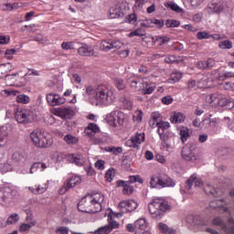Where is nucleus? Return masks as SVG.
<instances>
[{
    "mask_svg": "<svg viewBox=\"0 0 234 234\" xmlns=\"http://www.w3.org/2000/svg\"><path fill=\"white\" fill-rule=\"evenodd\" d=\"M86 94L90 98L91 105L108 107L114 102L115 97L112 90L105 85H99L96 89L92 86L86 88Z\"/></svg>",
    "mask_w": 234,
    "mask_h": 234,
    "instance_id": "f257e3e1",
    "label": "nucleus"
},
{
    "mask_svg": "<svg viewBox=\"0 0 234 234\" xmlns=\"http://www.w3.org/2000/svg\"><path fill=\"white\" fill-rule=\"evenodd\" d=\"M171 207H169V203L162 197L154 198L148 205V210L153 218H162L164 217V213L168 211Z\"/></svg>",
    "mask_w": 234,
    "mask_h": 234,
    "instance_id": "f03ea898",
    "label": "nucleus"
},
{
    "mask_svg": "<svg viewBox=\"0 0 234 234\" xmlns=\"http://www.w3.org/2000/svg\"><path fill=\"white\" fill-rule=\"evenodd\" d=\"M150 186L153 188L175 187L176 183L165 173H156L151 176Z\"/></svg>",
    "mask_w": 234,
    "mask_h": 234,
    "instance_id": "7ed1b4c3",
    "label": "nucleus"
},
{
    "mask_svg": "<svg viewBox=\"0 0 234 234\" xmlns=\"http://www.w3.org/2000/svg\"><path fill=\"white\" fill-rule=\"evenodd\" d=\"M30 139L37 147H50L54 141L48 133H43L41 130H35L30 133Z\"/></svg>",
    "mask_w": 234,
    "mask_h": 234,
    "instance_id": "20e7f679",
    "label": "nucleus"
},
{
    "mask_svg": "<svg viewBox=\"0 0 234 234\" xmlns=\"http://www.w3.org/2000/svg\"><path fill=\"white\" fill-rule=\"evenodd\" d=\"M118 209L120 212L115 213V217H123L125 213H133L138 207V203L133 199L122 200L118 205Z\"/></svg>",
    "mask_w": 234,
    "mask_h": 234,
    "instance_id": "39448f33",
    "label": "nucleus"
},
{
    "mask_svg": "<svg viewBox=\"0 0 234 234\" xmlns=\"http://www.w3.org/2000/svg\"><path fill=\"white\" fill-rule=\"evenodd\" d=\"M15 119L18 123H30L36 120V113L33 110H17L15 113Z\"/></svg>",
    "mask_w": 234,
    "mask_h": 234,
    "instance_id": "423d86ee",
    "label": "nucleus"
},
{
    "mask_svg": "<svg viewBox=\"0 0 234 234\" xmlns=\"http://www.w3.org/2000/svg\"><path fill=\"white\" fill-rule=\"evenodd\" d=\"M88 196L90 197V199H91V202L94 206V209H90V213H100V211H101V208L103 207V200L105 198L103 194L100 192H95Z\"/></svg>",
    "mask_w": 234,
    "mask_h": 234,
    "instance_id": "0eeeda50",
    "label": "nucleus"
},
{
    "mask_svg": "<svg viewBox=\"0 0 234 234\" xmlns=\"http://www.w3.org/2000/svg\"><path fill=\"white\" fill-rule=\"evenodd\" d=\"M195 151H197V145L193 144H186L182 149V158L186 162H197L198 157L195 154Z\"/></svg>",
    "mask_w": 234,
    "mask_h": 234,
    "instance_id": "6e6552de",
    "label": "nucleus"
},
{
    "mask_svg": "<svg viewBox=\"0 0 234 234\" xmlns=\"http://www.w3.org/2000/svg\"><path fill=\"white\" fill-rule=\"evenodd\" d=\"M145 140V133H136L131 139L127 140L125 145L138 151L140 144Z\"/></svg>",
    "mask_w": 234,
    "mask_h": 234,
    "instance_id": "1a4fd4ad",
    "label": "nucleus"
},
{
    "mask_svg": "<svg viewBox=\"0 0 234 234\" xmlns=\"http://www.w3.org/2000/svg\"><path fill=\"white\" fill-rule=\"evenodd\" d=\"M123 44L120 40H104L101 43V50L109 52V50H118L122 48Z\"/></svg>",
    "mask_w": 234,
    "mask_h": 234,
    "instance_id": "9d476101",
    "label": "nucleus"
},
{
    "mask_svg": "<svg viewBox=\"0 0 234 234\" xmlns=\"http://www.w3.org/2000/svg\"><path fill=\"white\" fill-rule=\"evenodd\" d=\"M79 211L82 213H90V209H94V203L88 195L82 197L78 204Z\"/></svg>",
    "mask_w": 234,
    "mask_h": 234,
    "instance_id": "9b49d317",
    "label": "nucleus"
},
{
    "mask_svg": "<svg viewBox=\"0 0 234 234\" xmlns=\"http://www.w3.org/2000/svg\"><path fill=\"white\" fill-rule=\"evenodd\" d=\"M79 184H81V176H74L71 178L69 179V181L64 184L62 188L58 190V193L60 195H65L69 189H72L75 186H78Z\"/></svg>",
    "mask_w": 234,
    "mask_h": 234,
    "instance_id": "f8f14e48",
    "label": "nucleus"
},
{
    "mask_svg": "<svg viewBox=\"0 0 234 234\" xmlns=\"http://www.w3.org/2000/svg\"><path fill=\"white\" fill-rule=\"evenodd\" d=\"M119 226H120V223H118V221L111 218L109 220V224L108 225H105L104 227L99 228L97 230H95L93 232V234H109L113 229H118Z\"/></svg>",
    "mask_w": 234,
    "mask_h": 234,
    "instance_id": "ddd939ff",
    "label": "nucleus"
},
{
    "mask_svg": "<svg viewBox=\"0 0 234 234\" xmlns=\"http://www.w3.org/2000/svg\"><path fill=\"white\" fill-rule=\"evenodd\" d=\"M224 10V2L221 0H212L207 7V14H220Z\"/></svg>",
    "mask_w": 234,
    "mask_h": 234,
    "instance_id": "4468645a",
    "label": "nucleus"
},
{
    "mask_svg": "<svg viewBox=\"0 0 234 234\" xmlns=\"http://www.w3.org/2000/svg\"><path fill=\"white\" fill-rule=\"evenodd\" d=\"M47 101L51 107H56L58 105H63L67 99L59 96L58 93H48L47 95Z\"/></svg>",
    "mask_w": 234,
    "mask_h": 234,
    "instance_id": "2eb2a0df",
    "label": "nucleus"
},
{
    "mask_svg": "<svg viewBox=\"0 0 234 234\" xmlns=\"http://www.w3.org/2000/svg\"><path fill=\"white\" fill-rule=\"evenodd\" d=\"M210 103L214 105H218V107H226L229 102V99H226V96L219 94V93H213L209 96Z\"/></svg>",
    "mask_w": 234,
    "mask_h": 234,
    "instance_id": "dca6fc26",
    "label": "nucleus"
},
{
    "mask_svg": "<svg viewBox=\"0 0 234 234\" xmlns=\"http://www.w3.org/2000/svg\"><path fill=\"white\" fill-rule=\"evenodd\" d=\"M186 222L193 228V229H200L204 226V220L199 216L188 215Z\"/></svg>",
    "mask_w": 234,
    "mask_h": 234,
    "instance_id": "f3484780",
    "label": "nucleus"
},
{
    "mask_svg": "<svg viewBox=\"0 0 234 234\" xmlns=\"http://www.w3.org/2000/svg\"><path fill=\"white\" fill-rule=\"evenodd\" d=\"M201 187L204 186L202 179L197 177V174L192 175L186 181V189L189 191L192 187Z\"/></svg>",
    "mask_w": 234,
    "mask_h": 234,
    "instance_id": "a211bd4d",
    "label": "nucleus"
},
{
    "mask_svg": "<svg viewBox=\"0 0 234 234\" xmlns=\"http://www.w3.org/2000/svg\"><path fill=\"white\" fill-rule=\"evenodd\" d=\"M127 83L134 90H142V84L144 83V80L138 79L135 76L130 75L127 78Z\"/></svg>",
    "mask_w": 234,
    "mask_h": 234,
    "instance_id": "6ab92c4d",
    "label": "nucleus"
},
{
    "mask_svg": "<svg viewBox=\"0 0 234 234\" xmlns=\"http://www.w3.org/2000/svg\"><path fill=\"white\" fill-rule=\"evenodd\" d=\"M68 160L70 164H75V165H78L79 167H81V165H84L85 162H87V158L81 154H69Z\"/></svg>",
    "mask_w": 234,
    "mask_h": 234,
    "instance_id": "aec40b11",
    "label": "nucleus"
},
{
    "mask_svg": "<svg viewBox=\"0 0 234 234\" xmlns=\"http://www.w3.org/2000/svg\"><path fill=\"white\" fill-rule=\"evenodd\" d=\"M147 220L144 218H141L135 221V229L136 234H149V232L145 231L147 229Z\"/></svg>",
    "mask_w": 234,
    "mask_h": 234,
    "instance_id": "412c9836",
    "label": "nucleus"
},
{
    "mask_svg": "<svg viewBox=\"0 0 234 234\" xmlns=\"http://www.w3.org/2000/svg\"><path fill=\"white\" fill-rule=\"evenodd\" d=\"M14 191L10 188H1L0 189V204H5L10 201V198L14 197Z\"/></svg>",
    "mask_w": 234,
    "mask_h": 234,
    "instance_id": "4be33fe9",
    "label": "nucleus"
},
{
    "mask_svg": "<svg viewBox=\"0 0 234 234\" xmlns=\"http://www.w3.org/2000/svg\"><path fill=\"white\" fill-rule=\"evenodd\" d=\"M109 12L111 19H118V17H123L125 16V9L118 5L111 7Z\"/></svg>",
    "mask_w": 234,
    "mask_h": 234,
    "instance_id": "5701e85b",
    "label": "nucleus"
},
{
    "mask_svg": "<svg viewBox=\"0 0 234 234\" xmlns=\"http://www.w3.org/2000/svg\"><path fill=\"white\" fill-rule=\"evenodd\" d=\"M78 54L84 57L94 56V48L92 46L82 44V46L78 48Z\"/></svg>",
    "mask_w": 234,
    "mask_h": 234,
    "instance_id": "b1692460",
    "label": "nucleus"
},
{
    "mask_svg": "<svg viewBox=\"0 0 234 234\" xmlns=\"http://www.w3.org/2000/svg\"><path fill=\"white\" fill-rule=\"evenodd\" d=\"M9 133L8 126L0 127V147H5V145H6Z\"/></svg>",
    "mask_w": 234,
    "mask_h": 234,
    "instance_id": "393cba45",
    "label": "nucleus"
},
{
    "mask_svg": "<svg viewBox=\"0 0 234 234\" xmlns=\"http://www.w3.org/2000/svg\"><path fill=\"white\" fill-rule=\"evenodd\" d=\"M204 191L206 195H209L211 197H214L215 198H218V197L222 195V192L219 189L215 188V186L210 184H207L205 186Z\"/></svg>",
    "mask_w": 234,
    "mask_h": 234,
    "instance_id": "a878e982",
    "label": "nucleus"
},
{
    "mask_svg": "<svg viewBox=\"0 0 234 234\" xmlns=\"http://www.w3.org/2000/svg\"><path fill=\"white\" fill-rule=\"evenodd\" d=\"M186 115L182 112H174L170 117L171 123H184Z\"/></svg>",
    "mask_w": 234,
    "mask_h": 234,
    "instance_id": "bb28decb",
    "label": "nucleus"
},
{
    "mask_svg": "<svg viewBox=\"0 0 234 234\" xmlns=\"http://www.w3.org/2000/svg\"><path fill=\"white\" fill-rule=\"evenodd\" d=\"M47 167H48V165H47L45 163H41V162H37L31 165L29 173H30V175H34V173H36V171H45V169H47Z\"/></svg>",
    "mask_w": 234,
    "mask_h": 234,
    "instance_id": "cd10ccee",
    "label": "nucleus"
},
{
    "mask_svg": "<svg viewBox=\"0 0 234 234\" xmlns=\"http://www.w3.org/2000/svg\"><path fill=\"white\" fill-rule=\"evenodd\" d=\"M60 116L64 118L70 119L74 116V109L70 107H61L58 109Z\"/></svg>",
    "mask_w": 234,
    "mask_h": 234,
    "instance_id": "c85d7f7f",
    "label": "nucleus"
},
{
    "mask_svg": "<svg viewBox=\"0 0 234 234\" xmlns=\"http://www.w3.org/2000/svg\"><path fill=\"white\" fill-rule=\"evenodd\" d=\"M220 122V119L218 118H206L202 121V125H204V127H212L215 128L217 127V124H218Z\"/></svg>",
    "mask_w": 234,
    "mask_h": 234,
    "instance_id": "c756f323",
    "label": "nucleus"
},
{
    "mask_svg": "<svg viewBox=\"0 0 234 234\" xmlns=\"http://www.w3.org/2000/svg\"><path fill=\"white\" fill-rule=\"evenodd\" d=\"M224 199L212 201L210 203V207H212V209H217V207H219L223 213H228V207H224Z\"/></svg>",
    "mask_w": 234,
    "mask_h": 234,
    "instance_id": "7c9ffc66",
    "label": "nucleus"
},
{
    "mask_svg": "<svg viewBox=\"0 0 234 234\" xmlns=\"http://www.w3.org/2000/svg\"><path fill=\"white\" fill-rule=\"evenodd\" d=\"M141 87L143 94H153V91L154 90V85L149 84L147 81L143 80Z\"/></svg>",
    "mask_w": 234,
    "mask_h": 234,
    "instance_id": "2f4dec72",
    "label": "nucleus"
},
{
    "mask_svg": "<svg viewBox=\"0 0 234 234\" xmlns=\"http://www.w3.org/2000/svg\"><path fill=\"white\" fill-rule=\"evenodd\" d=\"M180 140L183 144L187 142V138H189V130L187 127L183 126L179 129Z\"/></svg>",
    "mask_w": 234,
    "mask_h": 234,
    "instance_id": "473e14b6",
    "label": "nucleus"
},
{
    "mask_svg": "<svg viewBox=\"0 0 234 234\" xmlns=\"http://www.w3.org/2000/svg\"><path fill=\"white\" fill-rule=\"evenodd\" d=\"M211 80H209V77L203 76L198 81H197V87L198 89H207L209 87Z\"/></svg>",
    "mask_w": 234,
    "mask_h": 234,
    "instance_id": "72a5a7b5",
    "label": "nucleus"
},
{
    "mask_svg": "<svg viewBox=\"0 0 234 234\" xmlns=\"http://www.w3.org/2000/svg\"><path fill=\"white\" fill-rule=\"evenodd\" d=\"M106 122L112 127H116V111H113L106 115Z\"/></svg>",
    "mask_w": 234,
    "mask_h": 234,
    "instance_id": "f704fd0d",
    "label": "nucleus"
},
{
    "mask_svg": "<svg viewBox=\"0 0 234 234\" xmlns=\"http://www.w3.org/2000/svg\"><path fill=\"white\" fill-rule=\"evenodd\" d=\"M166 8H170L174 12H176V14H184V9H182L178 5L173 3V2H168L165 5Z\"/></svg>",
    "mask_w": 234,
    "mask_h": 234,
    "instance_id": "c9c22d12",
    "label": "nucleus"
},
{
    "mask_svg": "<svg viewBox=\"0 0 234 234\" xmlns=\"http://www.w3.org/2000/svg\"><path fill=\"white\" fill-rule=\"evenodd\" d=\"M116 127L118 125H123L125 115L121 111H115Z\"/></svg>",
    "mask_w": 234,
    "mask_h": 234,
    "instance_id": "e433bc0d",
    "label": "nucleus"
},
{
    "mask_svg": "<svg viewBox=\"0 0 234 234\" xmlns=\"http://www.w3.org/2000/svg\"><path fill=\"white\" fill-rule=\"evenodd\" d=\"M17 222H19V215L17 213L11 214L6 220L8 226L17 224Z\"/></svg>",
    "mask_w": 234,
    "mask_h": 234,
    "instance_id": "4c0bfd02",
    "label": "nucleus"
},
{
    "mask_svg": "<svg viewBox=\"0 0 234 234\" xmlns=\"http://www.w3.org/2000/svg\"><path fill=\"white\" fill-rule=\"evenodd\" d=\"M165 25L166 28H176L180 27V21L175 19H167Z\"/></svg>",
    "mask_w": 234,
    "mask_h": 234,
    "instance_id": "58836bf2",
    "label": "nucleus"
},
{
    "mask_svg": "<svg viewBox=\"0 0 234 234\" xmlns=\"http://www.w3.org/2000/svg\"><path fill=\"white\" fill-rule=\"evenodd\" d=\"M155 125L156 127H158V131H161V133H165V131H167V129L171 127L168 122H164V121L156 122Z\"/></svg>",
    "mask_w": 234,
    "mask_h": 234,
    "instance_id": "ea45409f",
    "label": "nucleus"
},
{
    "mask_svg": "<svg viewBox=\"0 0 234 234\" xmlns=\"http://www.w3.org/2000/svg\"><path fill=\"white\" fill-rule=\"evenodd\" d=\"M181 80H182V74L178 71H176L171 74V77L169 79V83H176Z\"/></svg>",
    "mask_w": 234,
    "mask_h": 234,
    "instance_id": "a19ab883",
    "label": "nucleus"
},
{
    "mask_svg": "<svg viewBox=\"0 0 234 234\" xmlns=\"http://www.w3.org/2000/svg\"><path fill=\"white\" fill-rule=\"evenodd\" d=\"M126 182H128L130 186L131 184H134L136 182H138L139 184H144V179L140 176H130L128 177V181Z\"/></svg>",
    "mask_w": 234,
    "mask_h": 234,
    "instance_id": "79ce46f5",
    "label": "nucleus"
},
{
    "mask_svg": "<svg viewBox=\"0 0 234 234\" xmlns=\"http://www.w3.org/2000/svg\"><path fill=\"white\" fill-rule=\"evenodd\" d=\"M64 141L68 145H74V144H78V138L74 137V135L67 134L64 136Z\"/></svg>",
    "mask_w": 234,
    "mask_h": 234,
    "instance_id": "37998d69",
    "label": "nucleus"
},
{
    "mask_svg": "<svg viewBox=\"0 0 234 234\" xmlns=\"http://www.w3.org/2000/svg\"><path fill=\"white\" fill-rule=\"evenodd\" d=\"M197 37L199 40L210 39L211 38V34H209V32H207V31H199V32L197 33Z\"/></svg>",
    "mask_w": 234,
    "mask_h": 234,
    "instance_id": "c03bdc74",
    "label": "nucleus"
},
{
    "mask_svg": "<svg viewBox=\"0 0 234 234\" xmlns=\"http://www.w3.org/2000/svg\"><path fill=\"white\" fill-rule=\"evenodd\" d=\"M129 36L130 37H134V36H137L138 37H144V36H145V31H144L142 28H137L134 31H132Z\"/></svg>",
    "mask_w": 234,
    "mask_h": 234,
    "instance_id": "a18cd8bd",
    "label": "nucleus"
},
{
    "mask_svg": "<svg viewBox=\"0 0 234 234\" xmlns=\"http://www.w3.org/2000/svg\"><path fill=\"white\" fill-rule=\"evenodd\" d=\"M159 229H160V231H162V233L175 234V230L170 229L169 227H167V225H165L164 223L159 224Z\"/></svg>",
    "mask_w": 234,
    "mask_h": 234,
    "instance_id": "49530a36",
    "label": "nucleus"
},
{
    "mask_svg": "<svg viewBox=\"0 0 234 234\" xmlns=\"http://www.w3.org/2000/svg\"><path fill=\"white\" fill-rule=\"evenodd\" d=\"M106 151H108V153H112V154H115V155L122 154V153H123V149L120 146H118V147H108L106 149Z\"/></svg>",
    "mask_w": 234,
    "mask_h": 234,
    "instance_id": "de8ad7c7",
    "label": "nucleus"
},
{
    "mask_svg": "<svg viewBox=\"0 0 234 234\" xmlns=\"http://www.w3.org/2000/svg\"><path fill=\"white\" fill-rule=\"evenodd\" d=\"M0 171L2 174L8 173L12 171V165L10 163H4L0 165Z\"/></svg>",
    "mask_w": 234,
    "mask_h": 234,
    "instance_id": "09e8293b",
    "label": "nucleus"
},
{
    "mask_svg": "<svg viewBox=\"0 0 234 234\" xmlns=\"http://www.w3.org/2000/svg\"><path fill=\"white\" fill-rule=\"evenodd\" d=\"M114 82L119 90H123L126 87L125 81L122 79L117 78Z\"/></svg>",
    "mask_w": 234,
    "mask_h": 234,
    "instance_id": "8fccbe9b",
    "label": "nucleus"
},
{
    "mask_svg": "<svg viewBox=\"0 0 234 234\" xmlns=\"http://www.w3.org/2000/svg\"><path fill=\"white\" fill-rule=\"evenodd\" d=\"M218 47H219V48L229 49V48H233V43L229 40H225V41L219 42Z\"/></svg>",
    "mask_w": 234,
    "mask_h": 234,
    "instance_id": "3c124183",
    "label": "nucleus"
},
{
    "mask_svg": "<svg viewBox=\"0 0 234 234\" xmlns=\"http://www.w3.org/2000/svg\"><path fill=\"white\" fill-rule=\"evenodd\" d=\"M134 191V187L133 186L129 185L127 182L122 189L123 195H133V192Z\"/></svg>",
    "mask_w": 234,
    "mask_h": 234,
    "instance_id": "603ef678",
    "label": "nucleus"
},
{
    "mask_svg": "<svg viewBox=\"0 0 234 234\" xmlns=\"http://www.w3.org/2000/svg\"><path fill=\"white\" fill-rule=\"evenodd\" d=\"M36 221H32L31 224L24 223L20 226L19 231H28V229H30V228H33V226H36Z\"/></svg>",
    "mask_w": 234,
    "mask_h": 234,
    "instance_id": "864d4df0",
    "label": "nucleus"
},
{
    "mask_svg": "<svg viewBox=\"0 0 234 234\" xmlns=\"http://www.w3.org/2000/svg\"><path fill=\"white\" fill-rule=\"evenodd\" d=\"M17 103H28L30 101V97L27 95H18L16 96Z\"/></svg>",
    "mask_w": 234,
    "mask_h": 234,
    "instance_id": "5fc2aeb1",
    "label": "nucleus"
},
{
    "mask_svg": "<svg viewBox=\"0 0 234 234\" xmlns=\"http://www.w3.org/2000/svg\"><path fill=\"white\" fill-rule=\"evenodd\" d=\"M61 47L63 50H74V42H63Z\"/></svg>",
    "mask_w": 234,
    "mask_h": 234,
    "instance_id": "6e6d98bb",
    "label": "nucleus"
},
{
    "mask_svg": "<svg viewBox=\"0 0 234 234\" xmlns=\"http://www.w3.org/2000/svg\"><path fill=\"white\" fill-rule=\"evenodd\" d=\"M170 39L167 37H158L155 39V43H159L160 47H162V45H165V43H169Z\"/></svg>",
    "mask_w": 234,
    "mask_h": 234,
    "instance_id": "4d7b16f0",
    "label": "nucleus"
},
{
    "mask_svg": "<svg viewBox=\"0 0 234 234\" xmlns=\"http://www.w3.org/2000/svg\"><path fill=\"white\" fill-rule=\"evenodd\" d=\"M196 67L200 70H206L207 69V60H199L196 63Z\"/></svg>",
    "mask_w": 234,
    "mask_h": 234,
    "instance_id": "13d9d810",
    "label": "nucleus"
},
{
    "mask_svg": "<svg viewBox=\"0 0 234 234\" xmlns=\"http://www.w3.org/2000/svg\"><path fill=\"white\" fill-rule=\"evenodd\" d=\"M105 178L107 182H112L114 178V169H109L105 175Z\"/></svg>",
    "mask_w": 234,
    "mask_h": 234,
    "instance_id": "bf43d9fd",
    "label": "nucleus"
},
{
    "mask_svg": "<svg viewBox=\"0 0 234 234\" xmlns=\"http://www.w3.org/2000/svg\"><path fill=\"white\" fill-rule=\"evenodd\" d=\"M141 27H144V28H151L154 27L153 25V18L152 19H146V20H143L141 22Z\"/></svg>",
    "mask_w": 234,
    "mask_h": 234,
    "instance_id": "052dcab7",
    "label": "nucleus"
},
{
    "mask_svg": "<svg viewBox=\"0 0 234 234\" xmlns=\"http://www.w3.org/2000/svg\"><path fill=\"white\" fill-rule=\"evenodd\" d=\"M12 160L14 162H21V160H23V154H21L19 152H15L12 154Z\"/></svg>",
    "mask_w": 234,
    "mask_h": 234,
    "instance_id": "680f3d73",
    "label": "nucleus"
},
{
    "mask_svg": "<svg viewBox=\"0 0 234 234\" xmlns=\"http://www.w3.org/2000/svg\"><path fill=\"white\" fill-rule=\"evenodd\" d=\"M126 21L131 25H134L137 21L136 15L135 14L129 15L128 16H126Z\"/></svg>",
    "mask_w": 234,
    "mask_h": 234,
    "instance_id": "e2e57ef3",
    "label": "nucleus"
},
{
    "mask_svg": "<svg viewBox=\"0 0 234 234\" xmlns=\"http://www.w3.org/2000/svg\"><path fill=\"white\" fill-rule=\"evenodd\" d=\"M17 92H18L17 90H5L2 91V96H5V98L8 96H16Z\"/></svg>",
    "mask_w": 234,
    "mask_h": 234,
    "instance_id": "0e129e2a",
    "label": "nucleus"
},
{
    "mask_svg": "<svg viewBox=\"0 0 234 234\" xmlns=\"http://www.w3.org/2000/svg\"><path fill=\"white\" fill-rule=\"evenodd\" d=\"M5 10H17L19 8V4L15 3V4H5Z\"/></svg>",
    "mask_w": 234,
    "mask_h": 234,
    "instance_id": "69168bd1",
    "label": "nucleus"
},
{
    "mask_svg": "<svg viewBox=\"0 0 234 234\" xmlns=\"http://www.w3.org/2000/svg\"><path fill=\"white\" fill-rule=\"evenodd\" d=\"M122 103H123L124 109H127L128 111H131V109H133V101H131L127 99H124L122 101Z\"/></svg>",
    "mask_w": 234,
    "mask_h": 234,
    "instance_id": "338daca9",
    "label": "nucleus"
},
{
    "mask_svg": "<svg viewBox=\"0 0 234 234\" xmlns=\"http://www.w3.org/2000/svg\"><path fill=\"white\" fill-rule=\"evenodd\" d=\"M153 21V25H156V27H158V28H162V27H164V20L162 19H156V18H152Z\"/></svg>",
    "mask_w": 234,
    "mask_h": 234,
    "instance_id": "774afa93",
    "label": "nucleus"
}]
</instances>
